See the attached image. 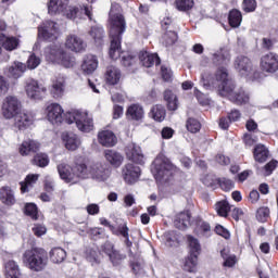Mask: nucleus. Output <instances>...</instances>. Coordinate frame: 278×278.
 Returning <instances> with one entry per match:
<instances>
[{
    "label": "nucleus",
    "instance_id": "obj_1",
    "mask_svg": "<svg viewBox=\"0 0 278 278\" xmlns=\"http://www.w3.org/2000/svg\"><path fill=\"white\" fill-rule=\"evenodd\" d=\"M58 173L65 184H77L79 179L88 177V164L84 156H76L72 166L66 163L59 164Z\"/></svg>",
    "mask_w": 278,
    "mask_h": 278
},
{
    "label": "nucleus",
    "instance_id": "obj_2",
    "mask_svg": "<svg viewBox=\"0 0 278 278\" xmlns=\"http://www.w3.org/2000/svg\"><path fill=\"white\" fill-rule=\"evenodd\" d=\"M151 170L154 179L161 184H170L175 179V175L180 173L179 167L175 166L164 153L157 154L152 163Z\"/></svg>",
    "mask_w": 278,
    "mask_h": 278
},
{
    "label": "nucleus",
    "instance_id": "obj_3",
    "mask_svg": "<svg viewBox=\"0 0 278 278\" xmlns=\"http://www.w3.org/2000/svg\"><path fill=\"white\" fill-rule=\"evenodd\" d=\"M23 261L33 273H42L49 264V253L41 248H31L24 252Z\"/></svg>",
    "mask_w": 278,
    "mask_h": 278
},
{
    "label": "nucleus",
    "instance_id": "obj_4",
    "mask_svg": "<svg viewBox=\"0 0 278 278\" xmlns=\"http://www.w3.org/2000/svg\"><path fill=\"white\" fill-rule=\"evenodd\" d=\"M127 29L125 15L121 13V5L112 4L109 13V37L123 38Z\"/></svg>",
    "mask_w": 278,
    "mask_h": 278
},
{
    "label": "nucleus",
    "instance_id": "obj_5",
    "mask_svg": "<svg viewBox=\"0 0 278 278\" xmlns=\"http://www.w3.org/2000/svg\"><path fill=\"white\" fill-rule=\"evenodd\" d=\"M187 242L189 247V255L185 260L184 267L187 273H195L199 255H201V242H199V239L192 235L187 236Z\"/></svg>",
    "mask_w": 278,
    "mask_h": 278
},
{
    "label": "nucleus",
    "instance_id": "obj_6",
    "mask_svg": "<svg viewBox=\"0 0 278 278\" xmlns=\"http://www.w3.org/2000/svg\"><path fill=\"white\" fill-rule=\"evenodd\" d=\"M65 121L68 125L75 123L77 129L83 131V134H90L94 129V121L87 112H74L73 114H68Z\"/></svg>",
    "mask_w": 278,
    "mask_h": 278
},
{
    "label": "nucleus",
    "instance_id": "obj_7",
    "mask_svg": "<svg viewBox=\"0 0 278 278\" xmlns=\"http://www.w3.org/2000/svg\"><path fill=\"white\" fill-rule=\"evenodd\" d=\"M21 108L23 105L21 104V101L18 98L14 96H8L2 103V116L7 121H12L14 116L20 114Z\"/></svg>",
    "mask_w": 278,
    "mask_h": 278
},
{
    "label": "nucleus",
    "instance_id": "obj_8",
    "mask_svg": "<svg viewBox=\"0 0 278 278\" xmlns=\"http://www.w3.org/2000/svg\"><path fill=\"white\" fill-rule=\"evenodd\" d=\"M142 175V169L140 166L135 165L134 163H127L122 168V177L128 186H134V184H138L140 181V177Z\"/></svg>",
    "mask_w": 278,
    "mask_h": 278
},
{
    "label": "nucleus",
    "instance_id": "obj_9",
    "mask_svg": "<svg viewBox=\"0 0 278 278\" xmlns=\"http://www.w3.org/2000/svg\"><path fill=\"white\" fill-rule=\"evenodd\" d=\"M261 71L263 73H277L278 71V54L269 52L264 54L260 61Z\"/></svg>",
    "mask_w": 278,
    "mask_h": 278
},
{
    "label": "nucleus",
    "instance_id": "obj_10",
    "mask_svg": "<svg viewBox=\"0 0 278 278\" xmlns=\"http://www.w3.org/2000/svg\"><path fill=\"white\" fill-rule=\"evenodd\" d=\"M13 118V127L17 129V131H26V129H29V127L34 125V116L29 113L20 111Z\"/></svg>",
    "mask_w": 278,
    "mask_h": 278
},
{
    "label": "nucleus",
    "instance_id": "obj_11",
    "mask_svg": "<svg viewBox=\"0 0 278 278\" xmlns=\"http://www.w3.org/2000/svg\"><path fill=\"white\" fill-rule=\"evenodd\" d=\"M126 157L132 164H138L143 166L144 164V154L142 153V148L136 143H130L126 148Z\"/></svg>",
    "mask_w": 278,
    "mask_h": 278
},
{
    "label": "nucleus",
    "instance_id": "obj_12",
    "mask_svg": "<svg viewBox=\"0 0 278 278\" xmlns=\"http://www.w3.org/2000/svg\"><path fill=\"white\" fill-rule=\"evenodd\" d=\"M65 47L74 53H84L88 45L86 41H84V39H81V37L77 35H68L65 40Z\"/></svg>",
    "mask_w": 278,
    "mask_h": 278
},
{
    "label": "nucleus",
    "instance_id": "obj_13",
    "mask_svg": "<svg viewBox=\"0 0 278 278\" xmlns=\"http://www.w3.org/2000/svg\"><path fill=\"white\" fill-rule=\"evenodd\" d=\"M233 67L239 75H249L253 71V61L245 55H238L233 61Z\"/></svg>",
    "mask_w": 278,
    "mask_h": 278
},
{
    "label": "nucleus",
    "instance_id": "obj_14",
    "mask_svg": "<svg viewBox=\"0 0 278 278\" xmlns=\"http://www.w3.org/2000/svg\"><path fill=\"white\" fill-rule=\"evenodd\" d=\"M109 58L116 62L119 60L125 50H123V37H110Z\"/></svg>",
    "mask_w": 278,
    "mask_h": 278
},
{
    "label": "nucleus",
    "instance_id": "obj_15",
    "mask_svg": "<svg viewBox=\"0 0 278 278\" xmlns=\"http://www.w3.org/2000/svg\"><path fill=\"white\" fill-rule=\"evenodd\" d=\"M47 116L48 121L52 123V125H60L62 121H64L63 114L64 109L58 103H52L47 106Z\"/></svg>",
    "mask_w": 278,
    "mask_h": 278
},
{
    "label": "nucleus",
    "instance_id": "obj_16",
    "mask_svg": "<svg viewBox=\"0 0 278 278\" xmlns=\"http://www.w3.org/2000/svg\"><path fill=\"white\" fill-rule=\"evenodd\" d=\"M68 3L71 0H50L48 1V14L50 16H58L64 14L68 10Z\"/></svg>",
    "mask_w": 278,
    "mask_h": 278
},
{
    "label": "nucleus",
    "instance_id": "obj_17",
    "mask_svg": "<svg viewBox=\"0 0 278 278\" xmlns=\"http://www.w3.org/2000/svg\"><path fill=\"white\" fill-rule=\"evenodd\" d=\"M212 62L214 66H227L231 62V52L226 47L219 48L213 53Z\"/></svg>",
    "mask_w": 278,
    "mask_h": 278
},
{
    "label": "nucleus",
    "instance_id": "obj_18",
    "mask_svg": "<svg viewBox=\"0 0 278 278\" xmlns=\"http://www.w3.org/2000/svg\"><path fill=\"white\" fill-rule=\"evenodd\" d=\"M40 151V143L34 139H26L18 147V153L22 157H27V155L36 154Z\"/></svg>",
    "mask_w": 278,
    "mask_h": 278
},
{
    "label": "nucleus",
    "instance_id": "obj_19",
    "mask_svg": "<svg viewBox=\"0 0 278 278\" xmlns=\"http://www.w3.org/2000/svg\"><path fill=\"white\" fill-rule=\"evenodd\" d=\"M98 142L101 147L112 148L116 147L118 138L112 130H101L98 132Z\"/></svg>",
    "mask_w": 278,
    "mask_h": 278
},
{
    "label": "nucleus",
    "instance_id": "obj_20",
    "mask_svg": "<svg viewBox=\"0 0 278 278\" xmlns=\"http://www.w3.org/2000/svg\"><path fill=\"white\" fill-rule=\"evenodd\" d=\"M122 77L123 72H121V68L114 65H110L106 67V71L104 73V79L108 86H117V84H121Z\"/></svg>",
    "mask_w": 278,
    "mask_h": 278
},
{
    "label": "nucleus",
    "instance_id": "obj_21",
    "mask_svg": "<svg viewBox=\"0 0 278 278\" xmlns=\"http://www.w3.org/2000/svg\"><path fill=\"white\" fill-rule=\"evenodd\" d=\"M119 64L123 68H126V71L136 73V70L138 68V56L125 51L122 56H119Z\"/></svg>",
    "mask_w": 278,
    "mask_h": 278
},
{
    "label": "nucleus",
    "instance_id": "obj_22",
    "mask_svg": "<svg viewBox=\"0 0 278 278\" xmlns=\"http://www.w3.org/2000/svg\"><path fill=\"white\" fill-rule=\"evenodd\" d=\"M47 92V88L40 87L37 80H30L26 85V93L30 99H43Z\"/></svg>",
    "mask_w": 278,
    "mask_h": 278
},
{
    "label": "nucleus",
    "instance_id": "obj_23",
    "mask_svg": "<svg viewBox=\"0 0 278 278\" xmlns=\"http://www.w3.org/2000/svg\"><path fill=\"white\" fill-rule=\"evenodd\" d=\"M55 25V22H47L43 27L38 28V36L43 40H55V34H58Z\"/></svg>",
    "mask_w": 278,
    "mask_h": 278
},
{
    "label": "nucleus",
    "instance_id": "obj_24",
    "mask_svg": "<svg viewBox=\"0 0 278 278\" xmlns=\"http://www.w3.org/2000/svg\"><path fill=\"white\" fill-rule=\"evenodd\" d=\"M252 153L254 162H257L258 164L268 162V157H270V150L263 143L255 144Z\"/></svg>",
    "mask_w": 278,
    "mask_h": 278
},
{
    "label": "nucleus",
    "instance_id": "obj_25",
    "mask_svg": "<svg viewBox=\"0 0 278 278\" xmlns=\"http://www.w3.org/2000/svg\"><path fill=\"white\" fill-rule=\"evenodd\" d=\"M27 71V65L22 62H14L4 71V75L11 79H18L23 77V74Z\"/></svg>",
    "mask_w": 278,
    "mask_h": 278
},
{
    "label": "nucleus",
    "instance_id": "obj_26",
    "mask_svg": "<svg viewBox=\"0 0 278 278\" xmlns=\"http://www.w3.org/2000/svg\"><path fill=\"white\" fill-rule=\"evenodd\" d=\"M139 60L146 68H151L154 64L155 66H160L162 64V60L157 53L142 52L139 55Z\"/></svg>",
    "mask_w": 278,
    "mask_h": 278
},
{
    "label": "nucleus",
    "instance_id": "obj_27",
    "mask_svg": "<svg viewBox=\"0 0 278 278\" xmlns=\"http://www.w3.org/2000/svg\"><path fill=\"white\" fill-rule=\"evenodd\" d=\"M104 157H105L106 162H109V164H111V166H113V168H121V166L123 165V162L125 160L123 154H121V152H117L115 150H105Z\"/></svg>",
    "mask_w": 278,
    "mask_h": 278
},
{
    "label": "nucleus",
    "instance_id": "obj_28",
    "mask_svg": "<svg viewBox=\"0 0 278 278\" xmlns=\"http://www.w3.org/2000/svg\"><path fill=\"white\" fill-rule=\"evenodd\" d=\"M126 118L128 121L140 122L144 118V109L140 104H131L127 108Z\"/></svg>",
    "mask_w": 278,
    "mask_h": 278
},
{
    "label": "nucleus",
    "instance_id": "obj_29",
    "mask_svg": "<svg viewBox=\"0 0 278 278\" xmlns=\"http://www.w3.org/2000/svg\"><path fill=\"white\" fill-rule=\"evenodd\" d=\"M192 218V215L190 214V211H184L176 215L174 225L176 229H180L181 231H186L187 227H190V220Z\"/></svg>",
    "mask_w": 278,
    "mask_h": 278
},
{
    "label": "nucleus",
    "instance_id": "obj_30",
    "mask_svg": "<svg viewBox=\"0 0 278 278\" xmlns=\"http://www.w3.org/2000/svg\"><path fill=\"white\" fill-rule=\"evenodd\" d=\"M250 99L249 93H247L242 88L232 91V94L228 98V100L235 105H247Z\"/></svg>",
    "mask_w": 278,
    "mask_h": 278
},
{
    "label": "nucleus",
    "instance_id": "obj_31",
    "mask_svg": "<svg viewBox=\"0 0 278 278\" xmlns=\"http://www.w3.org/2000/svg\"><path fill=\"white\" fill-rule=\"evenodd\" d=\"M63 51L64 49H62L60 46H55V45L49 46L45 51L47 62H51L52 64H58V62H60V58H62Z\"/></svg>",
    "mask_w": 278,
    "mask_h": 278
},
{
    "label": "nucleus",
    "instance_id": "obj_32",
    "mask_svg": "<svg viewBox=\"0 0 278 278\" xmlns=\"http://www.w3.org/2000/svg\"><path fill=\"white\" fill-rule=\"evenodd\" d=\"M0 201L3 205H14L16 203V198L14 197V191L10 186H3L0 188Z\"/></svg>",
    "mask_w": 278,
    "mask_h": 278
},
{
    "label": "nucleus",
    "instance_id": "obj_33",
    "mask_svg": "<svg viewBox=\"0 0 278 278\" xmlns=\"http://www.w3.org/2000/svg\"><path fill=\"white\" fill-rule=\"evenodd\" d=\"M99 66V62L97 61V56L92 54H87L84 58L83 64H81V71L86 73L87 75H92L94 71H97V67Z\"/></svg>",
    "mask_w": 278,
    "mask_h": 278
},
{
    "label": "nucleus",
    "instance_id": "obj_34",
    "mask_svg": "<svg viewBox=\"0 0 278 278\" xmlns=\"http://www.w3.org/2000/svg\"><path fill=\"white\" fill-rule=\"evenodd\" d=\"M164 101L166 102L167 110L169 112H175L179 108V99H177V94L173 92L170 89H166L163 93Z\"/></svg>",
    "mask_w": 278,
    "mask_h": 278
},
{
    "label": "nucleus",
    "instance_id": "obj_35",
    "mask_svg": "<svg viewBox=\"0 0 278 278\" xmlns=\"http://www.w3.org/2000/svg\"><path fill=\"white\" fill-rule=\"evenodd\" d=\"M214 210L220 218H229L231 212V204L227 200H219L214 204Z\"/></svg>",
    "mask_w": 278,
    "mask_h": 278
},
{
    "label": "nucleus",
    "instance_id": "obj_36",
    "mask_svg": "<svg viewBox=\"0 0 278 278\" xmlns=\"http://www.w3.org/2000/svg\"><path fill=\"white\" fill-rule=\"evenodd\" d=\"M149 117L156 123H163L166 119V108L162 104H155L149 112Z\"/></svg>",
    "mask_w": 278,
    "mask_h": 278
},
{
    "label": "nucleus",
    "instance_id": "obj_37",
    "mask_svg": "<svg viewBox=\"0 0 278 278\" xmlns=\"http://www.w3.org/2000/svg\"><path fill=\"white\" fill-rule=\"evenodd\" d=\"M62 140L65 142V148L68 149V151H77L79 147V138H77V135L73 132H63Z\"/></svg>",
    "mask_w": 278,
    "mask_h": 278
},
{
    "label": "nucleus",
    "instance_id": "obj_38",
    "mask_svg": "<svg viewBox=\"0 0 278 278\" xmlns=\"http://www.w3.org/2000/svg\"><path fill=\"white\" fill-rule=\"evenodd\" d=\"M217 90L220 97H227L229 99L236 90V83L232 79L223 81L218 85Z\"/></svg>",
    "mask_w": 278,
    "mask_h": 278
},
{
    "label": "nucleus",
    "instance_id": "obj_39",
    "mask_svg": "<svg viewBox=\"0 0 278 278\" xmlns=\"http://www.w3.org/2000/svg\"><path fill=\"white\" fill-rule=\"evenodd\" d=\"M0 45L5 51H14V49H18L20 40L16 37H8L5 34L0 33Z\"/></svg>",
    "mask_w": 278,
    "mask_h": 278
},
{
    "label": "nucleus",
    "instance_id": "obj_40",
    "mask_svg": "<svg viewBox=\"0 0 278 278\" xmlns=\"http://www.w3.org/2000/svg\"><path fill=\"white\" fill-rule=\"evenodd\" d=\"M89 36L94 41L96 47H103L105 30L100 26H92L89 30Z\"/></svg>",
    "mask_w": 278,
    "mask_h": 278
},
{
    "label": "nucleus",
    "instance_id": "obj_41",
    "mask_svg": "<svg viewBox=\"0 0 278 278\" xmlns=\"http://www.w3.org/2000/svg\"><path fill=\"white\" fill-rule=\"evenodd\" d=\"M228 25L232 29H238L242 25V12L238 9H231L228 13Z\"/></svg>",
    "mask_w": 278,
    "mask_h": 278
},
{
    "label": "nucleus",
    "instance_id": "obj_42",
    "mask_svg": "<svg viewBox=\"0 0 278 278\" xmlns=\"http://www.w3.org/2000/svg\"><path fill=\"white\" fill-rule=\"evenodd\" d=\"M49 154L45 152H36L30 160L33 166H38V168H47V166H49Z\"/></svg>",
    "mask_w": 278,
    "mask_h": 278
},
{
    "label": "nucleus",
    "instance_id": "obj_43",
    "mask_svg": "<svg viewBox=\"0 0 278 278\" xmlns=\"http://www.w3.org/2000/svg\"><path fill=\"white\" fill-rule=\"evenodd\" d=\"M5 278H21V269L14 261H9L4 265Z\"/></svg>",
    "mask_w": 278,
    "mask_h": 278
},
{
    "label": "nucleus",
    "instance_id": "obj_44",
    "mask_svg": "<svg viewBox=\"0 0 278 278\" xmlns=\"http://www.w3.org/2000/svg\"><path fill=\"white\" fill-rule=\"evenodd\" d=\"M194 226V231H197V233H201V236H207V233L212 232V225H210V222H206L201 217H195Z\"/></svg>",
    "mask_w": 278,
    "mask_h": 278
},
{
    "label": "nucleus",
    "instance_id": "obj_45",
    "mask_svg": "<svg viewBox=\"0 0 278 278\" xmlns=\"http://www.w3.org/2000/svg\"><path fill=\"white\" fill-rule=\"evenodd\" d=\"M50 260L53 264H62L66 260V250L61 247L51 249L49 252Z\"/></svg>",
    "mask_w": 278,
    "mask_h": 278
},
{
    "label": "nucleus",
    "instance_id": "obj_46",
    "mask_svg": "<svg viewBox=\"0 0 278 278\" xmlns=\"http://www.w3.org/2000/svg\"><path fill=\"white\" fill-rule=\"evenodd\" d=\"M162 38L165 47H173L179 40V35L175 30H165Z\"/></svg>",
    "mask_w": 278,
    "mask_h": 278
},
{
    "label": "nucleus",
    "instance_id": "obj_47",
    "mask_svg": "<svg viewBox=\"0 0 278 278\" xmlns=\"http://www.w3.org/2000/svg\"><path fill=\"white\" fill-rule=\"evenodd\" d=\"M24 214L31 218V220H38L40 215H38V205L36 203H26L24 206Z\"/></svg>",
    "mask_w": 278,
    "mask_h": 278
},
{
    "label": "nucleus",
    "instance_id": "obj_48",
    "mask_svg": "<svg viewBox=\"0 0 278 278\" xmlns=\"http://www.w3.org/2000/svg\"><path fill=\"white\" fill-rule=\"evenodd\" d=\"M38 181V175L37 174H28L25 178L24 182H21V192L22 194H25V192H29V187H33L34 184Z\"/></svg>",
    "mask_w": 278,
    "mask_h": 278
},
{
    "label": "nucleus",
    "instance_id": "obj_49",
    "mask_svg": "<svg viewBox=\"0 0 278 278\" xmlns=\"http://www.w3.org/2000/svg\"><path fill=\"white\" fill-rule=\"evenodd\" d=\"M178 12H190L194 8V0H175Z\"/></svg>",
    "mask_w": 278,
    "mask_h": 278
},
{
    "label": "nucleus",
    "instance_id": "obj_50",
    "mask_svg": "<svg viewBox=\"0 0 278 278\" xmlns=\"http://www.w3.org/2000/svg\"><path fill=\"white\" fill-rule=\"evenodd\" d=\"M87 235L90 238V240H101L103 238H105V228L102 227H93V228H89L87 230Z\"/></svg>",
    "mask_w": 278,
    "mask_h": 278
},
{
    "label": "nucleus",
    "instance_id": "obj_51",
    "mask_svg": "<svg viewBox=\"0 0 278 278\" xmlns=\"http://www.w3.org/2000/svg\"><path fill=\"white\" fill-rule=\"evenodd\" d=\"M217 186L224 192H230V190H233V188H236V182H233V180L229 178L222 177L217 178Z\"/></svg>",
    "mask_w": 278,
    "mask_h": 278
},
{
    "label": "nucleus",
    "instance_id": "obj_52",
    "mask_svg": "<svg viewBox=\"0 0 278 278\" xmlns=\"http://www.w3.org/2000/svg\"><path fill=\"white\" fill-rule=\"evenodd\" d=\"M186 129L190 134H199L201 131V122L194 117H189L186 121Z\"/></svg>",
    "mask_w": 278,
    "mask_h": 278
},
{
    "label": "nucleus",
    "instance_id": "obj_53",
    "mask_svg": "<svg viewBox=\"0 0 278 278\" xmlns=\"http://www.w3.org/2000/svg\"><path fill=\"white\" fill-rule=\"evenodd\" d=\"M56 64H61V66H64L65 68H73V66H75V58L63 50L62 55Z\"/></svg>",
    "mask_w": 278,
    "mask_h": 278
},
{
    "label": "nucleus",
    "instance_id": "obj_54",
    "mask_svg": "<svg viewBox=\"0 0 278 278\" xmlns=\"http://www.w3.org/2000/svg\"><path fill=\"white\" fill-rule=\"evenodd\" d=\"M126 258L127 255L122 254L118 250L113 251L112 254L109 256V260L113 266H121V264H123V261Z\"/></svg>",
    "mask_w": 278,
    "mask_h": 278
},
{
    "label": "nucleus",
    "instance_id": "obj_55",
    "mask_svg": "<svg viewBox=\"0 0 278 278\" xmlns=\"http://www.w3.org/2000/svg\"><path fill=\"white\" fill-rule=\"evenodd\" d=\"M200 181H202L203 186H206V188H218V178L214 177V175L206 174L201 177Z\"/></svg>",
    "mask_w": 278,
    "mask_h": 278
},
{
    "label": "nucleus",
    "instance_id": "obj_56",
    "mask_svg": "<svg viewBox=\"0 0 278 278\" xmlns=\"http://www.w3.org/2000/svg\"><path fill=\"white\" fill-rule=\"evenodd\" d=\"M111 233L113 236H122L123 238H127L129 236V227H127V224L119 225L117 228L116 226H111Z\"/></svg>",
    "mask_w": 278,
    "mask_h": 278
},
{
    "label": "nucleus",
    "instance_id": "obj_57",
    "mask_svg": "<svg viewBox=\"0 0 278 278\" xmlns=\"http://www.w3.org/2000/svg\"><path fill=\"white\" fill-rule=\"evenodd\" d=\"M215 79L216 81H220V84H223V81H229V72L227 71L226 66H219L216 72H215Z\"/></svg>",
    "mask_w": 278,
    "mask_h": 278
},
{
    "label": "nucleus",
    "instance_id": "obj_58",
    "mask_svg": "<svg viewBox=\"0 0 278 278\" xmlns=\"http://www.w3.org/2000/svg\"><path fill=\"white\" fill-rule=\"evenodd\" d=\"M85 257L91 264H99V252L93 248H86Z\"/></svg>",
    "mask_w": 278,
    "mask_h": 278
},
{
    "label": "nucleus",
    "instance_id": "obj_59",
    "mask_svg": "<svg viewBox=\"0 0 278 278\" xmlns=\"http://www.w3.org/2000/svg\"><path fill=\"white\" fill-rule=\"evenodd\" d=\"M51 94L54 99H60L64 94V83L56 80L52 85Z\"/></svg>",
    "mask_w": 278,
    "mask_h": 278
},
{
    "label": "nucleus",
    "instance_id": "obj_60",
    "mask_svg": "<svg viewBox=\"0 0 278 278\" xmlns=\"http://www.w3.org/2000/svg\"><path fill=\"white\" fill-rule=\"evenodd\" d=\"M242 10H243V12H245V14L255 12V10H257V0H243L242 1Z\"/></svg>",
    "mask_w": 278,
    "mask_h": 278
},
{
    "label": "nucleus",
    "instance_id": "obj_61",
    "mask_svg": "<svg viewBox=\"0 0 278 278\" xmlns=\"http://www.w3.org/2000/svg\"><path fill=\"white\" fill-rule=\"evenodd\" d=\"M270 216V208L263 206L260 207L256 212V218L260 223H266Z\"/></svg>",
    "mask_w": 278,
    "mask_h": 278
},
{
    "label": "nucleus",
    "instance_id": "obj_62",
    "mask_svg": "<svg viewBox=\"0 0 278 278\" xmlns=\"http://www.w3.org/2000/svg\"><path fill=\"white\" fill-rule=\"evenodd\" d=\"M77 14H79V7H67L65 12L63 13V16L68 18L70 21H75L77 18Z\"/></svg>",
    "mask_w": 278,
    "mask_h": 278
},
{
    "label": "nucleus",
    "instance_id": "obj_63",
    "mask_svg": "<svg viewBox=\"0 0 278 278\" xmlns=\"http://www.w3.org/2000/svg\"><path fill=\"white\" fill-rule=\"evenodd\" d=\"M27 68L34 71V68H38L40 66V58H38L35 53L30 54L27 62Z\"/></svg>",
    "mask_w": 278,
    "mask_h": 278
},
{
    "label": "nucleus",
    "instance_id": "obj_64",
    "mask_svg": "<svg viewBox=\"0 0 278 278\" xmlns=\"http://www.w3.org/2000/svg\"><path fill=\"white\" fill-rule=\"evenodd\" d=\"M100 251H101L102 253H104L105 255H108V257H110L111 254L116 251V248L114 247V243H112L111 241H105V242L100 247Z\"/></svg>",
    "mask_w": 278,
    "mask_h": 278
}]
</instances>
